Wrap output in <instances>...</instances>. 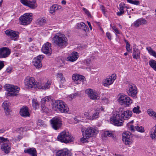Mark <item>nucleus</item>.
<instances>
[{"mask_svg": "<svg viewBox=\"0 0 156 156\" xmlns=\"http://www.w3.org/2000/svg\"><path fill=\"white\" fill-rule=\"evenodd\" d=\"M53 44L58 47L63 48L67 45L68 39L66 36L60 33H56L52 38Z\"/></svg>", "mask_w": 156, "mask_h": 156, "instance_id": "obj_1", "label": "nucleus"}, {"mask_svg": "<svg viewBox=\"0 0 156 156\" xmlns=\"http://www.w3.org/2000/svg\"><path fill=\"white\" fill-rule=\"evenodd\" d=\"M52 108L54 110L61 113H67L69 110L67 105L60 100L55 101L52 105Z\"/></svg>", "mask_w": 156, "mask_h": 156, "instance_id": "obj_2", "label": "nucleus"}, {"mask_svg": "<svg viewBox=\"0 0 156 156\" xmlns=\"http://www.w3.org/2000/svg\"><path fill=\"white\" fill-rule=\"evenodd\" d=\"M58 139L62 142L67 143L73 141L74 138L69 132L64 131L61 132L58 135Z\"/></svg>", "mask_w": 156, "mask_h": 156, "instance_id": "obj_3", "label": "nucleus"}, {"mask_svg": "<svg viewBox=\"0 0 156 156\" xmlns=\"http://www.w3.org/2000/svg\"><path fill=\"white\" fill-rule=\"evenodd\" d=\"M118 101L121 105L128 107L133 103L132 100L127 95L123 94H119L118 96Z\"/></svg>", "mask_w": 156, "mask_h": 156, "instance_id": "obj_4", "label": "nucleus"}, {"mask_svg": "<svg viewBox=\"0 0 156 156\" xmlns=\"http://www.w3.org/2000/svg\"><path fill=\"white\" fill-rule=\"evenodd\" d=\"M0 142L3 144L1 145V149L5 154L9 153L11 149V144L9 140L3 137H0Z\"/></svg>", "mask_w": 156, "mask_h": 156, "instance_id": "obj_5", "label": "nucleus"}, {"mask_svg": "<svg viewBox=\"0 0 156 156\" xmlns=\"http://www.w3.org/2000/svg\"><path fill=\"white\" fill-rule=\"evenodd\" d=\"M21 24L23 25L29 24L32 20V14L27 13L24 14L19 18Z\"/></svg>", "mask_w": 156, "mask_h": 156, "instance_id": "obj_6", "label": "nucleus"}, {"mask_svg": "<svg viewBox=\"0 0 156 156\" xmlns=\"http://www.w3.org/2000/svg\"><path fill=\"white\" fill-rule=\"evenodd\" d=\"M4 87L5 89L8 91L7 95L10 96L16 95V93H18L20 89L18 87L10 85L9 84H5Z\"/></svg>", "mask_w": 156, "mask_h": 156, "instance_id": "obj_7", "label": "nucleus"}, {"mask_svg": "<svg viewBox=\"0 0 156 156\" xmlns=\"http://www.w3.org/2000/svg\"><path fill=\"white\" fill-rule=\"evenodd\" d=\"M24 83L26 87L28 88L37 87L38 83L35 81L34 78L27 76L24 80Z\"/></svg>", "mask_w": 156, "mask_h": 156, "instance_id": "obj_8", "label": "nucleus"}, {"mask_svg": "<svg viewBox=\"0 0 156 156\" xmlns=\"http://www.w3.org/2000/svg\"><path fill=\"white\" fill-rule=\"evenodd\" d=\"M119 112H115V116H113L111 117L110 119V122L116 126H121L123 124V121L120 118V115L118 114Z\"/></svg>", "mask_w": 156, "mask_h": 156, "instance_id": "obj_9", "label": "nucleus"}, {"mask_svg": "<svg viewBox=\"0 0 156 156\" xmlns=\"http://www.w3.org/2000/svg\"><path fill=\"white\" fill-rule=\"evenodd\" d=\"M50 122L52 127L55 130L60 128L62 125V121L60 117H55L51 119Z\"/></svg>", "mask_w": 156, "mask_h": 156, "instance_id": "obj_10", "label": "nucleus"}, {"mask_svg": "<svg viewBox=\"0 0 156 156\" xmlns=\"http://www.w3.org/2000/svg\"><path fill=\"white\" fill-rule=\"evenodd\" d=\"M83 132L90 138L95 136L98 133V131L94 128L89 126Z\"/></svg>", "mask_w": 156, "mask_h": 156, "instance_id": "obj_11", "label": "nucleus"}, {"mask_svg": "<svg viewBox=\"0 0 156 156\" xmlns=\"http://www.w3.org/2000/svg\"><path fill=\"white\" fill-rule=\"evenodd\" d=\"M127 92L129 96L134 97L136 96L137 93V88L135 85L131 84L129 85Z\"/></svg>", "mask_w": 156, "mask_h": 156, "instance_id": "obj_12", "label": "nucleus"}, {"mask_svg": "<svg viewBox=\"0 0 156 156\" xmlns=\"http://www.w3.org/2000/svg\"><path fill=\"white\" fill-rule=\"evenodd\" d=\"M86 93L90 98L92 100H98L100 97V94L91 89H88L86 90Z\"/></svg>", "mask_w": 156, "mask_h": 156, "instance_id": "obj_13", "label": "nucleus"}, {"mask_svg": "<svg viewBox=\"0 0 156 156\" xmlns=\"http://www.w3.org/2000/svg\"><path fill=\"white\" fill-rule=\"evenodd\" d=\"M44 57V55H40L33 59V64L36 68L39 69L42 67V65L41 61Z\"/></svg>", "mask_w": 156, "mask_h": 156, "instance_id": "obj_14", "label": "nucleus"}, {"mask_svg": "<svg viewBox=\"0 0 156 156\" xmlns=\"http://www.w3.org/2000/svg\"><path fill=\"white\" fill-rule=\"evenodd\" d=\"M20 2L23 5L32 9H35L37 6L35 0H20Z\"/></svg>", "mask_w": 156, "mask_h": 156, "instance_id": "obj_15", "label": "nucleus"}, {"mask_svg": "<svg viewBox=\"0 0 156 156\" xmlns=\"http://www.w3.org/2000/svg\"><path fill=\"white\" fill-rule=\"evenodd\" d=\"M5 33L7 36L9 37L15 41H16L19 37V33L16 31L8 30H6Z\"/></svg>", "mask_w": 156, "mask_h": 156, "instance_id": "obj_16", "label": "nucleus"}, {"mask_svg": "<svg viewBox=\"0 0 156 156\" xmlns=\"http://www.w3.org/2000/svg\"><path fill=\"white\" fill-rule=\"evenodd\" d=\"M116 79V75L113 74L112 76L104 79L103 81L102 84L104 86L107 87L112 84Z\"/></svg>", "mask_w": 156, "mask_h": 156, "instance_id": "obj_17", "label": "nucleus"}, {"mask_svg": "<svg viewBox=\"0 0 156 156\" xmlns=\"http://www.w3.org/2000/svg\"><path fill=\"white\" fill-rule=\"evenodd\" d=\"M41 50L44 53L50 55L52 52L51 44L48 42L44 44L42 47Z\"/></svg>", "mask_w": 156, "mask_h": 156, "instance_id": "obj_18", "label": "nucleus"}, {"mask_svg": "<svg viewBox=\"0 0 156 156\" xmlns=\"http://www.w3.org/2000/svg\"><path fill=\"white\" fill-rule=\"evenodd\" d=\"M119 111L121 112V118L124 120L128 119L131 117L133 114L132 112L129 110L123 111L122 108H120L119 109Z\"/></svg>", "mask_w": 156, "mask_h": 156, "instance_id": "obj_19", "label": "nucleus"}, {"mask_svg": "<svg viewBox=\"0 0 156 156\" xmlns=\"http://www.w3.org/2000/svg\"><path fill=\"white\" fill-rule=\"evenodd\" d=\"M10 51L9 48L4 47L0 48V58H5L10 54Z\"/></svg>", "mask_w": 156, "mask_h": 156, "instance_id": "obj_20", "label": "nucleus"}, {"mask_svg": "<svg viewBox=\"0 0 156 156\" xmlns=\"http://www.w3.org/2000/svg\"><path fill=\"white\" fill-rule=\"evenodd\" d=\"M71 153L67 148L59 150L57 152L56 156H71Z\"/></svg>", "mask_w": 156, "mask_h": 156, "instance_id": "obj_21", "label": "nucleus"}, {"mask_svg": "<svg viewBox=\"0 0 156 156\" xmlns=\"http://www.w3.org/2000/svg\"><path fill=\"white\" fill-rule=\"evenodd\" d=\"M147 23V21L144 19L141 18L136 20L132 24V26L136 28L139 27L140 25H145Z\"/></svg>", "mask_w": 156, "mask_h": 156, "instance_id": "obj_22", "label": "nucleus"}, {"mask_svg": "<svg viewBox=\"0 0 156 156\" xmlns=\"http://www.w3.org/2000/svg\"><path fill=\"white\" fill-rule=\"evenodd\" d=\"M51 82V80H48L46 83H38L37 88L39 89L46 90L49 89L50 87Z\"/></svg>", "mask_w": 156, "mask_h": 156, "instance_id": "obj_23", "label": "nucleus"}, {"mask_svg": "<svg viewBox=\"0 0 156 156\" xmlns=\"http://www.w3.org/2000/svg\"><path fill=\"white\" fill-rule=\"evenodd\" d=\"M140 51L136 47L133 48L132 56L134 59L138 60L140 58Z\"/></svg>", "mask_w": 156, "mask_h": 156, "instance_id": "obj_24", "label": "nucleus"}, {"mask_svg": "<svg viewBox=\"0 0 156 156\" xmlns=\"http://www.w3.org/2000/svg\"><path fill=\"white\" fill-rule=\"evenodd\" d=\"M72 79L74 82H75L76 83L78 84L80 83L79 82H76L78 81H83L85 79V77L82 75H79L78 74H73L72 76Z\"/></svg>", "mask_w": 156, "mask_h": 156, "instance_id": "obj_25", "label": "nucleus"}, {"mask_svg": "<svg viewBox=\"0 0 156 156\" xmlns=\"http://www.w3.org/2000/svg\"><path fill=\"white\" fill-rule=\"evenodd\" d=\"M78 57V53L76 52H73L71 53L70 56L67 58L66 60L68 61L73 62L76 61Z\"/></svg>", "mask_w": 156, "mask_h": 156, "instance_id": "obj_26", "label": "nucleus"}, {"mask_svg": "<svg viewBox=\"0 0 156 156\" xmlns=\"http://www.w3.org/2000/svg\"><path fill=\"white\" fill-rule=\"evenodd\" d=\"M20 115L23 117L29 116L30 114L28 108L26 106H23L20 109Z\"/></svg>", "mask_w": 156, "mask_h": 156, "instance_id": "obj_27", "label": "nucleus"}, {"mask_svg": "<svg viewBox=\"0 0 156 156\" xmlns=\"http://www.w3.org/2000/svg\"><path fill=\"white\" fill-rule=\"evenodd\" d=\"M24 152L27 153L31 156H37V153L35 149L34 148H29L25 149Z\"/></svg>", "mask_w": 156, "mask_h": 156, "instance_id": "obj_28", "label": "nucleus"}, {"mask_svg": "<svg viewBox=\"0 0 156 156\" xmlns=\"http://www.w3.org/2000/svg\"><path fill=\"white\" fill-rule=\"evenodd\" d=\"M2 105L6 114H9L11 111L10 107V104L8 101H5Z\"/></svg>", "mask_w": 156, "mask_h": 156, "instance_id": "obj_29", "label": "nucleus"}, {"mask_svg": "<svg viewBox=\"0 0 156 156\" xmlns=\"http://www.w3.org/2000/svg\"><path fill=\"white\" fill-rule=\"evenodd\" d=\"M61 7L57 5H54L50 8V13L51 14H53L55 11L61 9Z\"/></svg>", "mask_w": 156, "mask_h": 156, "instance_id": "obj_30", "label": "nucleus"}, {"mask_svg": "<svg viewBox=\"0 0 156 156\" xmlns=\"http://www.w3.org/2000/svg\"><path fill=\"white\" fill-rule=\"evenodd\" d=\"M56 76L57 79L60 81L61 83L63 84L65 82V78L63 77L62 73H57Z\"/></svg>", "mask_w": 156, "mask_h": 156, "instance_id": "obj_31", "label": "nucleus"}, {"mask_svg": "<svg viewBox=\"0 0 156 156\" xmlns=\"http://www.w3.org/2000/svg\"><path fill=\"white\" fill-rule=\"evenodd\" d=\"M122 140L125 139H132L131 133L129 132H126L122 134Z\"/></svg>", "mask_w": 156, "mask_h": 156, "instance_id": "obj_32", "label": "nucleus"}, {"mask_svg": "<svg viewBox=\"0 0 156 156\" xmlns=\"http://www.w3.org/2000/svg\"><path fill=\"white\" fill-rule=\"evenodd\" d=\"M146 49L150 55L156 58V52L151 47H147L146 48Z\"/></svg>", "mask_w": 156, "mask_h": 156, "instance_id": "obj_33", "label": "nucleus"}, {"mask_svg": "<svg viewBox=\"0 0 156 156\" xmlns=\"http://www.w3.org/2000/svg\"><path fill=\"white\" fill-rule=\"evenodd\" d=\"M99 117V112L98 111H96L91 116V120L96 119Z\"/></svg>", "mask_w": 156, "mask_h": 156, "instance_id": "obj_34", "label": "nucleus"}, {"mask_svg": "<svg viewBox=\"0 0 156 156\" xmlns=\"http://www.w3.org/2000/svg\"><path fill=\"white\" fill-rule=\"evenodd\" d=\"M150 136L152 139H156V123L155 126L153 128Z\"/></svg>", "mask_w": 156, "mask_h": 156, "instance_id": "obj_35", "label": "nucleus"}, {"mask_svg": "<svg viewBox=\"0 0 156 156\" xmlns=\"http://www.w3.org/2000/svg\"><path fill=\"white\" fill-rule=\"evenodd\" d=\"M148 114L152 117L153 119L156 120V113L151 109H149L147 110Z\"/></svg>", "mask_w": 156, "mask_h": 156, "instance_id": "obj_36", "label": "nucleus"}, {"mask_svg": "<svg viewBox=\"0 0 156 156\" xmlns=\"http://www.w3.org/2000/svg\"><path fill=\"white\" fill-rule=\"evenodd\" d=\"M133 122V121L132 120L128 123L127 124V126L129 129L132 131H134L135 129V126H134L133 125L131 124Z\"/></svg>", "mask_w": 156, "mask_h": 156, "instance_id": "obj_37", "label": "nucleus"}, {"mask_svg": "<svg viewBox=\"0 0 156 156\" xmlns=\"http://www.w3.org/2000/svg\"><path fill=\"white\" fill-rule=\"evenodd\" d=\"M83 137L80 138V140L82 143H85L87 142V140L90 138L88 136H87L86 134L83 132H82Z\"/></svg>", "mask_w": 156, "mask_h": 156, "instance_id": "obj_38", "label": "nucleus"}, {"mask_svg": "<svg viewBox=\"0 0 156 156\" xmlns=\"http://www.w3.org/2000/svg\"><path fill=\"white\" fill-rule=\"evenodd\" d=\"M46 22V20L44 18H40L37 20V24L42 25Z\"/></svg>", "mask_w": 156, "mask_h": 156, "instance_id": "obj_39", "label": "nucleus"}, {"mask_svg": "<svg viewBox=\"0 0 156 156\" xmlns=\"http://www.w3.org/2000/svg\"><path fill=\"white\" fill-rule=\"evenodd\" d=\"M132 111L134 113L139 114L141 112L140 107L138 105H135L133 108Z\"/></svg>", "mask_w": 156, "mask_h": 156, "instance_id": "obj_40", "label": "nucleus"}, {"mask_svg": "<svg viewBox=\"0 0 156 156\" xmlns=\"http://www.w3.org/2000/svg\"><path fill=\"white\" fill-rule=\"evenodd\" d=\"M149 63L150 66L156 71V61L154 60H151Z\"/></svg>", "mask_w": 156, "mask_h": 156, "instance_id": "obj_41", "label": "nucleus"}, {"mask_svg": "<svg viewBox=\"0 0 156 156\" xmlns=\"http://www.w3.org/2000/svg\"><path fill=\"white\" fill-rule=\"evenodd\" d=\"M51 99V98L49 96L46 97L42 98L41 101L42 105H43L46 102L49 101Z\"/></svg>", "mask_w": 156, "mask_h": 156, "instance_id": "obj_42", "label": "nucleus"}, {"mask_svg": "<svg viewBox=\"0 0 156 156\" xmlns=\"http://www.w3.org/2000/svg\"><path fill=\"white\" fill-rule=\"evenodd\" d=\"M32 105L35 109H36L38 107L39 104L36 99H33L32 100Z\"/></svg>", "mask_w": 156, "mask_h": 156, "instance_id": "obj_43", "label": "nucleus"}, {"mask_svg": "<svg viewBox=\"0 0 156 156\" xmlns=\"http://www.w3.org/2000/svg\"><path fill=\"white\" fill-rule=\"evenodd\" d=\"M125 42L126 44V50L128 52H131L132 51V49L130 48V44L129 43L127 40H125Z\"/></svg>", "mask_w": 156, "mask_h": 156, "instance_id": "obj_44", "label": "nucleus"}, {"mask_svg": "<svg viewBox=\"0 0 156 156\" xmlns=\"http://www.w3.org/2000/svg\"><path fill=\"white\" fill-rule=\"evenodd\" d=\"M127 1L129 3L136 5H139L140 4V1L138 0H127Z\"/></svg>", "mask_w": 156, "mask_h": 156, "instance_id": "obj_45", "label": "nucleus"}, {"mask_svg": "<svg viewBox=\"0 0 156 156\" xmlns=\"http://www.w3.org/2000/svg\"><path fill=\"white\" fill-rule=\"evenodd\" d=\"M123 141L125 142V143L126 145H129L132 144L133 141L132 139H128L123 140Z\"/></svg>", "mask_w": 156, "mask_h": 156, "instance_id": "obj_46", "label": "nucleus"}, {"mask_svg": "<svg viewBox=\"0 0 156 156\" xmlns=\"http://www.w3.org/2000/svg\"><path fill=\"white\" fill-rule=\"evenodd\" d=\"M135 129H136L137 131L143 133L144 131V128L141 126H135Z\"/></svg>", "mask_w": 156, "mask_h": 156, "instance_id": "obj_47", "label": "nucleus"}, {"mask_svg": "<svg viewBox=\"0 0 156 156\" xmlns=\"http://www.w3.org/2000/svg\"><path fill=\"white\" fill-rule=\"evenodd\" d=\"M119 10L124 11V9L125 8H128L127 6H126L125 4L122 2L120 3L119 5Z\"/></svg>", "mask_w": 156, "mask_h": 156, "instance_id": "obj_48", "label": "nucleus"}, {"mask_svg": "<svg viewBox=\"0 0 156 156\" xmlns=\"http://www.w3.org/2000/svg\"><path fill=\"white\" fill-rule=\"evenodd\" d=\"M104 136H105L112 137L113 136V134L110 132L108 131H105L104 133Z\"/></svg>", "mask_w": 156, "mask_h": 156, "instance_id": "obj_49", "label": "nucleus"}, {"mask_svg": "<svg viewBox=\"0 0 156 156\" xmlns=\"http://www.w3.org/2000/svg\"><path fill=\"white\" fill-rule=\"evenodd\" d=\"M110 26L114 31L117 34H121V32L119 31L115 26H112V24H110Z\"/></svg>", "mask_w": 156, "mask_h": 156, "instance_id": "obj_50", "label": "nucleus"}, {"mask_svg": "<svg viewBox=\"0 0 156 156\" xmlns=\"http://www.w3.org/2000/svg\"><path fill=\"white\" fill-rule=\"evenodd\" d=\"M83 11L84 12H85V14L86 15H87L88 17H91V15H90V12L87 9H86V8H83Z\"/></svg>", "mask_w": 156, "mask_h": 156, "instance_id": "obj_51", "label": "nucleus"}, {"mask_svg": "<svg viewBox=\"0 0 156 156\" xmlns=\"http://www.w3.org/2000/svg\"><path fill=\"white\" fill-rule=\"evenodd\" d=\"M101 103L103 104H108V100L106 98H103L101 99Z\"/></svg>", "mask_w": 156, "mask_h": 156, "instance_id": "obj_52", "label": "nucleus"}, {"mask_svg": "<svg viewBox=\"0 0 156 156\" xmlns=\"http://www.w3.org/2000/svg\"><path fill=\"white\" fill-rule=\"evenodd\" d=\"M85 23L83 22H81L80 23H78L77 24V27L79 29H80L81 28H83V27Z\"/></svg>", "mask_w": 156, "mask_h": 156, "instance_id": "obj_53", "label": "nucleus"}, {"mask_svg": "<svg viewBox=\"0 0 156 156\" xmlns=\"http://www.w3.org/2000/svg\"><path fill=\"white\" fill-rule=\"evenodd\" d=\"M84 115L85 117L89 120H91V116L90 115L89 113L88 112H85L84 113Z\"/></svg>", "mask_w": 156, "mask_h": 156, "instance_id": "obj_54", "label": "nucleus"}, {"mask_svg": "<svg viewBox=\"0 0 156 156\" xmlns=\"http://www.w3.org/2000/svg\"><path fill=\"white\" fill-rule=\"evenodd\" d=\"M76 95V94L69 95L68 96V98H69V100H71L74 98Z\"/></svg>", "mask_w": 156, "mask_h": 156, "instance_id": "obj_55", "label": "nucleus"}, {"mask_svg": "<svg viewBox=\"0 0 156 156\" xmlns=\"http://www.w3.org/2000/svg\"><path fill=\"white\" fill-rule=\"evenodd\" d=\"M41 107L42 110L44 112H47L48 111V109L44 105H41Z\"/></svg>", "mask_w": 156, "mask_h": 156, "instance_id": "obj_56", "label": "nucleus"}, {"mask_svg": "<svg viewBox=\"0 0 156 156\" xmlns=\"http://www.w3.org/2000/svg\"><path fill=\"white\" fill-rule=\"evenodd\" d=\"M90 61L89 59H87L84 61V64H86L87 66H90Z\"/></svg>", "mask_w": 156, "mask_h": 156, "instance_id": "obj_57", "label": "nucleus"}, {"mask_svg": "<svg viewBox=\"0 0 156 156\" xmlns=\"http://www.w3.org/2000/svg\"><path fill=\"white\" fill-rule=\"evenodd\" d=\"M106 35L108 39L110 40L111 39L112 35L110 33L108 32H107L106 33Z\"/></svg>", "mask_w": 156, "mask_h": 156, "instance_id": "obj_58", "label": "nucleus"}, {"mask_svg": "<svg viewBox=\"0 0 156 156\" xmlns=\"http://www.w3.org/2000/svg\"><path fill=\"white\" fill-rule=\"evenodd\" d=\"M4 61H0V70L4 67Z\"/></svg>", "mask_w": 156, "mask_h": 156, "instance_id": "obj_59", "label": "nucleus"}, {"mask_svg": "<svg viewBox=\"0 0 156 156\" xmlns=\"http://www.w3.org/2000/svg\"><path fill=\"white\" fill-rule=\"evenodd\" d=\"M124 13V11H122L119 10V11L117 13V15L119 16H120L122 15Z\"/></svg>", "mask_w": 156, "mask_h": 156, "instance_id": "obj_60", "label": "nucleus"}, {"mask_svg": "<svg viewBox=\"0 0 156 156\" xmlns=\"http://www.w3.org/2000/svg\"><path fill=\"white\" fill-rule=\"evenodd\" d=\"M12 69L11 68L9 67L7 68L6 71L8 73H10L12 72Z\"/></svg>", "mask_w": 156, "mask_h": 156, "instance_id": "obj_61", "label": "nucleus"}, {"mask_svg": "<svg viewBox=\"0 0 156 156\" xmlns=\"http://www.w3.org/2000/svg\"><path fill=\"white\" fill-rule=\"evenodd\" d=\"M83 30L85 31H86L87 29H88V27L87 25H86V24L85 23V25L83 27Z\"/></svg>", "mask_w": 156, "mask_h": 156, "instance_id": "obj_62", "label": "nucleus"}, {"mask_svg": "<svg viewBox=\"0 0 156 156\" xmlns=\"http://www.w3.org/2000/svg\"><path fill=\"white\" fill-rule=\"evenodd\" d=\"M101 8L102 11V12H103L104 14L105 13V7L102 5L101 6Z\"/></svg>", "mask_w": 156, "mask_h": 156, "instance_id": "obj_63", "label": "nucleus"}, {"mask_svg": "<svg viewBox=\"0 0 156 156\" xmlns=\"http://www.w3.org/2000/svg\"><path fill=\"white\" fill-rule=\"evenodd\" d=\"M87 23H88V24L89 26V28H90V30H92V26H91V25L90 24V22H88V21H87Z\"/></svg>", "mask_w": 156, "mask_h": 156, "instance_id": "obj_64", "label": "nucleus"}]
</instances>
